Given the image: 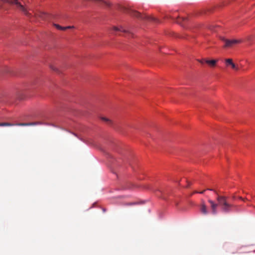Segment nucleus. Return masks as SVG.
Listing matches in <instances>:
<instances>
[{
    "label": "nucleus",
    "mask_w": 255,
    "mask_h": 255,
    "mask_svg": "<svg viewBox=\"0 0 255 255\" xmlns=\"http://www.w3.org/2000/svg\"><path fill=\"white\" fill-rule=\"evenodd\" d=\"M222 40L225 42V47H232L236 45L242 43V42L241 39H227L225 38H222Z\"/></svg>",
    "instance_id": "nucleus-1"
},
{
    "label": "nucleus",
    "mask_w": 255,
    "mask_h": 255,
    "mask_svg": "<svg viewBox=\"0 0 255 255\" xmlns=\"http://www.w3.org/2000/svg\"><path fill=\"white\" fill-rule=\"evenodd\" d=\"M225 64L227 67H231L233 69L238 71L239 67L233 62L232 59H226L225 60Z\"/></svg>",
    "instance_id": "nucleus-2"
},
{
    "label": "nucleus",
    "mask_w": 255,
    "mask_h": 255,
    "mask_svg": "<svg viewBox=\"0 0 255 255\" xmlns=\"http://www.w3.org/2000/svg\"><path fill=\"white\" fill-rule=\"evenodd\" d=\"M27 123H18L15 124H10L8 123H0V127H5V126H28Z\"/></svg>",
    "instance_id": "nucleus-3"
},
{
    "label": "nucleus",
    "mask_w": 255,
    "mask_h": 255,
    "mask_svg": "<svg viewBox=\"0 0 255 255\" xmlns=\"http://www.w3.org/2000/svg\"><path fill=\"white\" fill-rule=\"evenodd\" d=\"M217 200L218 201L219 205L222 207L224 205L226 204L227 202L226 201V199L223 196H219L217 198Z\"/></svg>",
    "instance_id": "nucleus-4"
},
{
    "label": "nucleus",
    "mask_w": 255,
    "mask_h": 255,
    "mask_svg": "<svg viewBox=\"0 0 255 255\" xmlns=\"http://www.w3.org/2000/svg\"><path fill=\"white\" fill-rule=\"evenodd\" d=\"M208 202L211 204V208L212 209V212L213 214H215L217 213V204H215L212 200H209Z\"/></svg>",
    "instance_id": "nucleus-5"
},
{
    "label": "nucleus",
    "mask_w": 255,
    "mask_h": 255,
    "mask_svg": "<svg viewBox=\"0 0 255 255\" xmlns=\"http://www.w3.org/2000/svg\"><path fill=\"white\" fill-rule=\"evenodd\" d=\"M232 205L227 203L222 207V210L224 212H229L232 210Z\"/></svg>",
    "instance_id": "nucleus-6"
},
{
    "label": "nucleus",
    "mask_w": 255,
    "mask_h": 255,
    "mask_svg": "<svg viewBox=\"0 0 255 255\" xmlns=\"http://www.w3.org/2000/svg\"><path fill=\"white\" fill-rule=\"evenodd\" d=\"M218 61V60H207V61H205V63L211 67H214Z\"/></svg>",
    "instance_id": "nucleus-7"
},
{
    "label": "nucleus",
    "mask_w": 255,
    "mask_h": 255,
    "mask_svg": "<svg viewBox=\"0 0 255 255\" xmlns=\"http://www.w3.org/2000/svg\"><path fill=\"white\" fill-rule=\"evenodd\" d=\"M54 26L58 29L61 30H66L67 29H69V28H71L73 27V26H70L63 27V26H60V25H59L58 24H55Z\"/></svg>",
    "instance_id": "nucleus-8"
},
{
    "label": "nucleus",
    "mask_w": 255,
    "mask_h": 255,
    "mask_svg": "<svg viewBox=\"0 0 255 255\" xmlns=\"http://www.w3.org/2000/svg\"><path fill=\"white\" fill-rule=\"evenodd\" d=\"M113 30L115 31H121V32H126V30L123 27H117V26H113Z\"/></svg>",
    "instance_id": "nucleus-9"
},
{
    "label": "nucleus",
    "mask_w": 255,
    "mask_h": 255,
    "mask_svg": "<svg viewBox=\"0 0 255 255\" xmlns=\"http://www.w3.org/2000/svg\"><path fill=\"white\" fill-rule=\"evenodd\" d=\"M201 211L204 214H207L208 213V211L206 208V206L204 203L202 204L201 206Z\"/></svg>",
    "instance_id": "nucleus-10"
},
{
    "label": "nucleus",
    "mask_w": 255,
    "mask_h": 255,
    "mask_svg": "<svg viewBox=\"0 0 255 255\" xmlns=\"http://www.w3.org/2000/svg\"><path fill=\"white\" fill-rule=\"evenodd\" d=\"M27 124H29V125H28V126H34V125H37L40 124V123H36V122L29 123H27Z\"/></svg>",
    "instance_id": "nucleus-11"
},
{
    "label": "nucleus",
    "mask_w": 255,
    "mask_h": 255,
    "mask_svg": "<svg viewBox=\"0 0 255 255\" xmlns=\"http://www.w3.org/2000/svg\"><path fill=\"white\" fill-rule=\"evenodd\" d=\"M207 59H201V60H198V61L201 63V64H204L205 63V61H207Z\"/></svg>",
    "instance_id": "nucleus-12"
},
{
    "label": "nucleus",
    "mask_w": 255,
    "mask_h": 255,
    "mask_svg": "<svg viewBox=\"0 0 255 255\" xmlns=\"http://www.w3.org/2000/svg\"><path fill=\"white\" fill-rule=\"evenodd\" d=\"M102 120L105 122H110L111 121L107 118H103Z\"/></svg>",
    "instance_id": "nucleus-13"
},
{
    "label": "nucleus",
    "mask_w": 255,
    "mask_h": 255,
    "mask_svg": "<svg viewBox=\"0 0 255 255\" xmlns=\"http://www.w3.org/2000/svg\"><path fill=\"white\" fill-rule=\"evenodd\" d=\"M204 192V191H201V192H196V193H200V194H203Z\"/></svg>",
    "instance_id": "nucleus-14"
}]
</instances>
